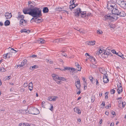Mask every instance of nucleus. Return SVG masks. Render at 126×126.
Segmentation results:
<instances>
[{
	"label": "nucleus",
	"mask_w": 126,
	"mask_h": 126,
	"mask_svg": "<svg viewBox=\"0 0 126 126\" xmlns=\"http://www.w3.org/2000/svg\"><path fill=\"white\" fill-rule=\"evenodd\" d=\"M77 68H78V69H78V71H81V68L80 67V65L79 64L77 66Z\"/></svg>",
	"instance_id": "nucleus-40"
},
{
	"label": "nucleus",
	"mask_w": 126,
	"mask_h": 126,
	"mask_svg": "<svg viewBox=\"0 0 126 126\" xmlns=\"http://www.w3.org/2000/svg\"><path fill=\"white\" fill-rule=\"evenodd\" d=\"M97 33L99 34H101L103 32L101 30H97Z\"/></svg>",
	"instance_id": "nucleus-39"
},
{
	"label": "nucleus",
	"mask_w": 126,
	"mask_h": 126,
	"mask_svg": "<svg viewBox=\"0 0 126 126\" xmlns=\"http://www.w3.org/2000/svg\"><path fill=\"white\" fill-rule=\"evenodd\" d=\"M95 100V98L94 97H92L91 98V101L92 102H94Z\"/></svg>",
	"instance_id": "nucleus-50"
},
{
	"label": "nucleus",
	"mask_w": 126,
	"mask_h": 126,
	"mask_svg": "<svg viewBox=\"0 0 126 126\" xmlns=\"http://www.w3.org/2000/svg\"><path fill=\"white\" fill-rule=\"evenodd\" d=\"M59 41H60L59 39H55V40L53 41V42L54 43H58L59 42Z\"/></svg>",
	"instance_id": "nucleus-37"
},
{
	"label": "nucleus",
	"mask_w": 126,
	"mask_h": 126,
	"mask_svg": "<svg viewBox=\"0 0 126 126\" xmlns=\"http://www.w3.org/2000/svg\"><path fill=\"white\" fill-rule=\"evenodd\" d=\"M37 66L36 65H34L33 66H31L30 69L32 70L34 69L36 67H37Z\"/></svg>",
	"instance_id": "nucleus-34"
},
{
	"label": "nucleus",
	"mask_w": 126,
	"mask_h": 126,
	"mask_svg": "<svg viewBox=\"0 0 126 126\" xmlns=\"http://www.w3.org/2000/svg\"><path fill=\"white\" fill-rule=\"evenodd\" d=\"M74 111L78 113L79 114H80L81 113V111L78 108H75L74 109Z\"/></svg>",
	"instance_id": "nucleus-19"
},
{
	"label": "nucleus",
	"mask_w": 126,
	"mask_h": 126,
	"mask_svg": "<svg viewBox=\"0 0 126 126\" xmlns=\"http://www.w3.org/2000/svg\"><path fill=\"white\" fill-rule=\"evenodd\" d=\"M105 105V102L104 101H103L102 104H101V107L102 108H103L104 107V106Z\"/></svg>",
	"instance_id": "nucleus-38"
},
{
	"label": "nucleus",
	"mask_w": 126,
	"mask_h": 126,
	"mask_svg": "<svg viewBox=\"0 0 126 126\" xmlns=\"http://www.w3.org/2000/svg\"><path fill=\"white\" fill-rule=\"evenodd\" d=\"M20 32L21 33H22L23 32H24L25 33H29L30 32V31L29 30H28L27 29H23L21 30Z\"/></svg>",
	"instance_id": "nucleus-22"
},
{
	"label": "nucleus",
	"mask_w": 126,
	"mask_h": 126,
	"mask_svg": "<svg viewBox=\"0 0 126 126\" xmlns=\"http://www.w3.org/2000/svg\"><path fill=\"white\" fill-rule=\"evenodd\" d=\"M86 16H92V15L91 13H88L86 14Z\"/></svg>",
	"instance_id": "nucleus-53"
},
{
	"label": "nucleus",
	"mask_w": 126,
	"mask_h": 126,
	"mask_svg": "<svg viewBox=\"0 0 126 126\" xmlns=\"http://www.w3.org/2000/svg\"><path fill=\"white\" fill-rule=\"evenodd\" d=\"M37 56L35 55H33L32 56H31L30 57H32L33 58H34Z\"/></svg>",
	"instance_id": "nucleus-59"
},
{
	"label": "nucleus",
	"mask_w": 126,
	"mask_h": 126,
	"mask_svg": "<svg viewBox=\"0 0 126 126\" xmlns=\"http://www.w3.org/2000/svg\"><path fill=\"white\" fill-rule=\"evenodd\" d=\"M115 4L114 3H112L111 1L108 2L107 6V8L110 10L112 9L113 8H114V6H115Z\"/></svg>",
	"instance_id": "nucleus-7"
},
{
	"label": "nucleus",
	"mask_w": 126,
	"mask_h": 126,
	"mask_svg": "<svg viewBox=\"0 0 126 126\" xmlns=\"http://www.w3.org/2000/svg\"><path fill=\"white\" fill-rule=\"evenodd\" d=\"M95 55H99L100 54L99 51H96L95 52Z\"/></svg>",
	"instance_id": "nucleus-41"
},
{
	"label": "nucleus",
	"mask_w": 126,
	"mask_h": 126,
	"mask_svg": "<svg viewBox=\"0 0 126 126\" xmlns=\"http://www.w3.org/2000/svg\"><path fill=\"white\" fill-rule=\"evenodd\" d=\"M47 100L49 101H52V96L51 97H49L47 98Z\"/></svg>",
	"instance_id": "nucleus-46"
},
{
	"label": "nucleus",
	"mask_w": 126,
	"mask_h": 126,
	"mask_svg": "<svg viewBox=\"0 0 126 126\" xmlns=\"http://www.w3.org/2000/svg\"><path fill=\"white\" fill-rule=\"evenodd\" d=\"M52 76L54 80L56 81V82L58 84H60L61 83V81L58 80L59 76L58 75L53 74L52 75Z\"/></svg>",
	"instance_id": "nucleus-9"
},
{
	"label": "nucleus",
	"mask_w": 126,
	"mask_h": 126,
	"mask_svg": "<svg viewBox=\"0 0 126 126\" xmlns=\"http://www.w3.org/2000/svg\"><path fill=\"white\" fill-rule=\"evenodd\" d=\"M43 11L44 13H47L48 11V9L47 7H44L43 8Z\"/></svg>",
	"instance_id": "nucleus-23"
},
{
	"label": "nucleus",
	"mask_w": 126,
	"mask_h": 126,
	"mask_svg": "<svg viewBox=\"0 0 126 126\" xmlns=\"http://www.w3.org/2000/svg\"><path fill=\"white\" fill-rule=\"evenodd\" d=\"M71 71H73L75 73L77 72H78V70H77L76 69L74 68H71Z\"/></svg>",
	"instance_id": "nucleus-33"
},
{
	"label": "nucleus",
	"mask_w": 126,
	"mask_h": 126,
	"mask_svg": "<svg viewBox=\"0 0 126 126\" xmlns=\"http://www.w3.org/2000/svg\"><path fill=\"white\" fill-rule=\"evenodd\" d=\"M20 25H22L23 26H25L27 24V22L23 19H22L20 21Z\"/></svg>",
	"instance_id": "nucleus-13"
},
{
	"label": "nucleus",
	"mask_w": 126,
	"mask_h": 126,
	"mask_svg": "<svg viewBox=\"0 0 126 126\" xmlns=\"http://www.w3.org/2000/svg\"><path fill=\"white\" fill-rule=\"evenodd\" d=\"M18 18H22V19H23L24 18V16L23 15H20V16H18Z\"/></svg>",
	"instance_id": "nucleus-43"
},
{
	"label": "nucleus",
	"mask_w": 126,
	"mask_h": 126,
	"mask_svg": "<svg viewBox=\"0 0 126 126\" xmlns=\"http://www.w3.org/2000/svg\"><path fill=\"white\" fill-rule=\"evenodd\" d=\"M6 77V79L7 80L10 79L11 78V77L9 76L7 77Z\"/></svg>",
	"instance_id": "nucleus-56"
},
{
	"label": "nucleus",
	"mask_w": 126,
	"mask_h": 126,
	"mask_svg": "<svg viewBox=\"0 0 126 126\" xmlns=\"http://www.w3.org/2000/svg\"><path fill=\"white\" fill-rule=\"evenodd\" d=\"M112 55V54L111 53V52L110 51L108 52L107 50L105 51L102 55V57L104 58H107L108 56H110Z\"/></svg>",
	"instance_id": "nucleus-8"
},
{
	"label": "nucleus",
	"mask_w": 126,
	"mask_h": 126,
	"mask_svg": "<svg viewBox=\"0 0 126 126\" xmlns=\"http://www.w3.org/2000/svg\"><path fill=\"white\" fill-rule=\"evenodd\" d=\"M11 50H13V51H15V52H14V53H16L17 52L16 51V50H14V49H13L12 48H11Z\"/></svg>",
	"instance_id": "nucleus-61"
},
{
	"label": "nucleus",
	"mask_w": 126,
	"mask_h": 126,
	"mask_svg": "<svg viewBox=\"0 0 126 126\" xmlns=\"http://www.w3.org/2000/svg\"><path fill=\"white\" fill-rule=\"evenodd\" d=\"M89 78L91 81L92 82L93 81V77L91 76H90L89 77Z\"/></svg>",
	"instance_id": "nucleus-44"
},
{
	"label": "nucleus",
	"mask_w": 126,
	"mask_h": 126,
	"mask_svg": "<svg viewBox=\"0 0 126 126\" xmlns=\"http://www.w3.org/2000/svg\"><path fill=\"white\" fill-rule=\"evenodd\" d=\"M62 55L66 57L67 56L66 54L63 52L62 53Z\"/></svg>",
	"instance_id": "nucleus-57"
},
{
	"label": "nucleus",
	"mask_w": 126,
	"mask_h": 126,
	"mask_svg": "<svg viewBox=\"0 0 126 126\" xmlns=\"http://www.w3.org/2000/svg\"><path fill=\"white\" fill-rule=\"evenodd\" d=\"M111 107V105L110 104H109L108 106H106L105 108L106 109H108L109 107Z\"/></svg>",
	"instance_id": "nucleus-51"
},
{
	"label": "nucleus",
	"mask_w": 126,
	"mask_h": 126,
	"mask_svg": "<svg viewBox=\"0 0 126 126\" xmlns=\"http://www.w3.org/2000/svg\"><path fill=\"white\" fill-rule=\"evenodd\" d=\"M120 9V8L116 7L113 8L112 9L110 10L111 11L112 14H113L117 16Z\"/></svg>",
	"instance_id": "nucleus-6"
},
{
	"label": "nucleus",
	"mask_w": 126,
	"mask_h": 126,
	"mask_svg": "<svg viewBox=\"0 0 126 126\" xmlns=\"http://www.w3.org/2000/svg\"><path fill=\"white\" fill-rule=\"evenodd\" d=\"M122 107H124L126 105V103L125 102H122Z\"/></svg>",
	"instance_id": "nucleus-49"
},
{
	"label": "nucleus",
	"mask_w": 126,
	"mask_h": 126,
	"mask_svg": "<svg viewBox=\"0 0 126 126\" xmlns=\"http://www.w3.org/2000/svg\"><path fill=\"white\" fill-rule=\"evenodd\" d=\"M111 114L113 115H116V113L115 112L113 111H112L111 112Z\"/></svg>",
	"instance_id": "nucleus-62"
},
{
	"label": "nucleus",
	"mask_w": 126,
	"mask_h": 126,
	"mask_svg": "<svg viewBox=\"0 0 126 126\" xmlns=\"http://www.w3.org/2000/svg\"><path fill=\"white\" fill-rule=\"evenodd\" d=\"M45 101H43L42 102V106L43 108H45V106L44 105V104L45 103Z\"/></svg>",
	"instance_id": "nucleus-55"
},
{
	"label": "nucleus",
	"mask_w": 126,
	"mask_h": 126,
	"mask_svg": "<svg viewBox=\"0 0 126 126\" xmlns=\"http://www.w3.org/2000/svg\"><path fill=\"white\" fill-rule=\"evenodd\" d=\"M103 82L105 83H106L108 82L109 81V80L107 76L106 75H105L103 76Z\"/></svg>",
	"instance_id": "nucleus-16"
},
{
	"label": "nucleus",
	"mask_w": 126,
	"mask_h": 126,
	"mask_svg": "<svg viewBox=\"0 0 126 126\" xmlns=\"http://www.w3.org/2000/svg\"><path fill=\"white\" fill-rule=\"evenodd\" d=\"M33 84L32 82H31L29 84V85L28 86L29 89L30 91L32 90Z\"/></svg>",
	"instance_id": "nucleus-21"
},
{
	"label": "nucleus",
	"mask_w": 126,
	"mask_h": 126,
	"mask_svg": "<svg viewBox=\"0 0 126 126\" xmlns=\"http://www.w3.org/2000/svg\"><path fill=\"white\" fill-rule=\"evenodd\" d=\"M99 70L100 72L102 74L106 75H105L107 73V72L105 70V69L104 68H99Z\"/></svg>",
	"instance_id": "nucleus-14"
},
{
	"label": "nucleus",
	"mask_w": 126,
	"mask_h": 126,
	"mask_svg": "<svg viewBox=\"0 0 126 126\" xmlns=\"http://www.w3.org/2000/svg\"><path fill=\"white\" fill-rule=\"evenodd\" d=\"M77 30L79 31L80 32H82V30L81 29H79V30Z\"/></svg>",
	"instance_id": "nucleus-60"
},
{
	"label": "nucleus",
	"mask_w": 126,
	"mask_h": 126,
	"mask_svg": "<svg viewBox=\"0 0 126 126\" xmlns=\"http://www.w3.org/2000/svg\"><path fill=\"white\" fill-rule=\"evenodd\" d=\"M96 85H99V84L97 79H96Z\"/></svg>",
	"instance_id": "nucleus-58"
},
{
	"label": "nucleus",
	"mask_w": 126,
	"mask_h": 126,
	"mask_svg": "<svg viewBox=\"0 0 126 126\" xmlns=\"http://www.w3.org/2000/svg\"><path fill=\"white\" fill-rule=\"evenodd\" d=\"M99 51L100 54H101V53L102 52V50L101 49L99 50Z\"/></svg>",
	"instance_id": "nucleus-64"
},
{
	"label": "nucleus",
	"mask_w": 126,
	"mask_h": 126,
	"mask_svg": "<svg viewBox=\"0 0 126 126\" xmlns=\"http://www.w3.org/2000/svg\"><path fill=\"white\" fill-rule=\"evenodd\" d=\"M122 101H119L118 102V106L119 107L121 108L122 107Z\"/></svg>",
	"instance_id": "nucleus-36"
},
{
	"label": "nucleus",
	"mask_w": 126,
	"mask_h": 126,
	"mask_svg": "<svg viewBox=\"0 0 126 126\" xmlns=\"http://www.w3.org/2000/svg\"><path fill=\"white\" fill-rule=\"evenodd\" d=\"M109 51H110V52H111L112 53H113L114 54H116V51L114 50H109Z\"/></svg>",
	"instance_id": "nucleus-42"
},
{
	"label": "nucleus",
	"mask_w": 126,
	"mask_h": 126,
	"mask_svg": "<svg viewBox=\"0 0 126 126\" xmlns=\"http://www.w3.org/2000/svg\"><path fill=\"white\" fill-rule=\"evenodd\" d=\"M12 53H7L4 55V56L5 57V59L6 58H9L10 57H12Z\"/></svg>",
	"instance_id": "nucleus-17"
},
{
	"label": "nucleus",
	"mask_w": 126,
	"mask_h": 126,
	"mask_svg": "<svg viewBox=\"0 0 126 126\" xmlns=\"http://www.w3.org/2000/svg\"><path fill=\"white\" fill-rule=\"evenodd\" d=\"M27 62V60H24L20 64L18 65L17 66L19 67H23L26 63Z\"/></svg>",
	"instance_id": "nucleus-15"
},
{
	"label": "nucleus",
	"mask_w": 126,
	"mask_h": 126,
	"mask_svg": "<svg viewBox=\"0 0 126 126\" xmlns=\"http://www.w3.org/2000/svg\"><path fill=\"white\" fill-rule=\"evenodd\" d=\"M38 41V43L41 44H44L46 42L42 38L39 39Z\"/></svg>",
	"instance_id": "nucleus-20"
},
{
	"label": "nucleus",
	"mask_w": 126,
	"mask_h": 126,
	"mask_svg": "<svg viewBox=\"0 0 126 126\" xmlns=\"http://www.w3.org/2000/svg\"><path fill=\"white\" fill-rule=\"evenodd\" d=\"M74 13L75 14V15L77 17L81 16V17L84 18L86 16V12L81 11L79 8H77L75 11Z\"/></svg>",
	"instance_id": "nucleus-2"
},
{
	"label": "nucleus",
	"mask_w": 126,
	"mask_h": 126,
	"mask_svg": "<svg viewBox=\"0 0 126 126\" xmlns=\"http://www.w3.org/2000/svg\"><path fill=\"white\" fill-rule=\"evenodd\" d=\"M59 80L63 81H66V79L63 77H59Z\"/></svg>",
	"instance_id": "nucleus-29"
},
{
	"label": "nucleus",
	"mask_w": 126,
	"mask_h": 126,
	"mask_svg": "<svg viewBox=\"0 0 126 126\" xmlns=\"http://www.w3.org/2000/svg\"><path fill=\"white\" fill-rule=\"evenodd\" d=\"M20 126H30L28 124H25L24 123H21L19 124Z\"/></svg>",
	"instance_id": "nucleus-26"
},
{
	"label": "nucleus",
	"mask_w": 126,
	"mask_h": 126,
	"mask_svg": "<svg viewBox=\"0 0 126 126\" xmlns=\"http://www.w3.org/2000/svg\"><path fill=\"white\" fill-rule=\"evenodd\" d=\"M117 3L122 8L126 9V2L124 0H116Z\"/></svg>",
	"instance_id": "nucleus-4"
},
{
	"label": "nucleus",
	"mask_w": 126,
	"mask_h": 126,
	"mask_svg": "<svg viewBox=\"0 0 126 126\" xmlns=\"http://www.w3.org/2000/svg\"><path fill=\"white\" fill-rule=\"evenodd\" d=\"M118 18V17L116 16H114L112 14H108L105 16L103 18V19L106 20H116Z\"/></svg>",
	"instance_id": "nucleus-3"
},
{
	"label": "nucleus",
	"mask_w": 126,
	"mask_h": 126,
	"mask_svg": "<svg viewBox=\"0 0 126 126\" xmlns=\"http://www.w3.org/2000/svg\"><path fill=\"white\" fill-rule=\"evenodd\" d=\"M10 23L9 21L8 20H6L5 22L4 25L6 26H8L9 25Z\"/></svg>",
	"instance_id": "nucleus-30"
},
{
	"label": "nucleus",
	"mask_w": 126,
	"mask_h": 126,
	"mask_svg": "<svg viewBox=\"0 0 126 126\" xmlns=\"http://www.w3.org/2000/svg\"><path fill=\"white\" fill-rule=\"evenodd\" d=\"M116 54L118 56H120L122 58H123V55L120 52H119V53H116Z\"/></svg>",
	"instance_id": "nucleus-31"
},
{
	"label": "nucleus",
	"mask_w": 126,
	"mask_h": 126,
	"mask_svg": "<svg viewBox=\"0 0 126 126\" xmlns=\"http://www.w3.org/2000/svg\"><path fill=\"white\" fill-rule=\"evenodd\" d=\"M50 106H51L50 108V109H49L51 111H52L53 110V106L51 104H50Z\"/></svg>",
	"instance_id": "nucleus-47"
},
{
	"label": "nucleus",
	"mask_w": 126,
	"mask_h": 126,
	"mask_svg": "<svg viewBox=\"0 0 126 126\" xmlns=\"http://www.w3.org/2000/svg\"><path fill=\"white\" fill-rule=\"evenodd\" d=\"M71 68L69 67H65L64 69H62L61 70L62 71H65L66 70H69L70 72H71Z\"/></svg>",
	"instance_id": "nucleus-27"
},
{
	"label": "nucleus",
	"mask_w": 126,
	"mask_h": 126,
	"mask_svg": "<svg viewBox=\"0 0 126 126\" xmlns=\"http://www.w3.org/2000/svg\"><path fill=\"white\" fill-rule=\"evenodd\" d=\"M90 66L91 68L94 69H95L97 68L96 65L94 64H93L92 65H91Z\"/></svg>",
	"instance_id": "nucleus-35"
},
{
	"label": "nucleus",
	"mask_w": 126,
	"mask_h": 126,
	"mask_svg": "<svg viewBox=\"0 0 126 126\" xmlns=\"http://www.w3.org/2000/svg\"><path fill=\"white\" fill-rule=\"evenodd\" d=\"M29 113L34 115H37L39 113L38 110L35 108H31L29 111Z\"/></svg>",
	"instance_id": "nucleus-5"
},
{
	"label": "nucleus",
	"mask_w": 126,
	"mask_h": 126,
	"mask_svg": "<svg viewBox=\"0 0 126 126\" xmlns=\"http://www.w3.org/2000/svg\"><path fill=\"white\" fill-rule=\"evenodd\" d=\"M115 92V90H114V89H112L110 91L111 93V94H114Z\"/></svg>",
	"instance_id": "nucleus-45"
},
{
	"label": "nucleus",
	"mask_w": 126,
	"mask_h": 126,
	"mask_svg": "<svg viewBox=\"0 0 126 126\" xmlns=\"http://www.w3.org/2000/svg\"><path fill=\"white\" fill-rule=\"evenodd\" d=\"M117 87L118 88L122 87L121 84L120 83H119V84L117 85Z\"/></svg>",
	"instance_id": "nucleus-48"
},
{
	"label": "nucleus",
	"mask_w": 126,
	"mask_h": 126,
	"mask_svg": "<svg viewBox=\"0 0 126 126\" xmlns=\"http://www.w3.org/2000/svg\"><path fill=\"white\" fill-rule=\"evenodd\" d=\"M52 101H55L58 98V97L56 96H52Z\"/></svg>",
	"instance_id": "nucleus-32"
},
{
	"label": "nucleus",
	"mask_w": 126,
	"mask_h": 126,
	"mask_svg": "<svg viewBox=\"0 0 126 126\" xmlns=\"http://www.w3.org/2000/svg\"><path fill=\"white\" fill-rule=\"evenodd\" d=\"M102 119H101L99 122V125L101 124L102 123Z\"/></svg>",
	"instance_id": "nucleus-63"
},
{
	"label": "nucleus",
	"mask_w": 126,
	"mask_h": 126,
	"mask_svg": "<svg viewBox=\"0 0 126 126\" xmlns=\"http://www.w3.org/2000/svg\"><path fill=\"white\" fill-rule=\"evenodd\" d=\"M77 5H76L75 4H72L70 5L69 8L70 10H71L76 7Z\"/></svg>",
	"instance_id": "nucleus-28"
},
{
	"label": "nucleus",
	"mask_w": 126,
	"mask_h": 126,
	"mask_svg": "<svg viewBox=\"0 0 126 126\" xmlns=\"http://www.w3.org/2000/svg\"><path fill=\"white\" fill-rule=\"evenodd\" d=\"M5 16L7 19H10L12 16L11 13H9L8 12L5 13Z\"/></svg>",
	"instance_id": "nucleus-12"
},
{
	"label": "nucleus",
	"mask_w": 126,
	"mask_h": 126,
	"mask_svg": "<svg viewBox=\"0 0 126 126\" xmlns=\"http://www.w3.org/2000/svg\"><path fill=\"white\" fill-rule=\"evenodd\" d=\"M85 78H84V77H83L82 78V80H83L84 81V83L86 84H87L86 81V80L85 81Z\"/></svg>",
	"instance_id": "nucleus-52"
},
{
	"label": "nucleus",
	"mask_w": 126,
	"mask_h": 126,
	"mask_svg": "<svg viewBox=\"0 0 126 126\" xmlns=\"http://www.w3.org/2000/svg\"><path fill=\"white\" fill-rule=\"evenodd\" d=\"M34 21L36 23H39L41 22V19L37 18H35L34 19Z\"/></svg>",
	"instance_id": "nucleus-24"
},
{
	"label": "nucleus",
	"mask_w": 126,
	"mask_h": 126,
	"mask_svg": "<svg viewBox=\"0 0 126 126\" xmlns=\"http://www.w3.org/2000/svg\"><path fill=\"white\" fill-rule=\"evenodd\" d=\"M23 12L24 14H28L33 17L31 20V22L34 19V18L38 17L42 15L41 10L37 7L25 9H23Z\"/></svg>",
	"instance_id": "nucleus-1"
},
{
	"label": "nucleus",
	"mask_w": 126,
	"mask_h": 126,
	"mask_svg": "<svg viewBox=\"0 0 126 126\" xmlns=\"http://www.w3.org/2000/svg\"><path fill=\"white\" fill-rule=\"evenodd\" d=\"M86 44L92 46L94 45L95 43V41H90L89 42H86Z\"/></svg>",
	"instance_id": "nucleus-18"
},
{
	"label": "nucleus",
	"mask_w": 126,
	"mask_h": 126,
	"mask_svg": "<svg viewBox=\"0 0 126 126\" xmlns=\"http://www.w3.org/2000/svg\"><path fill=\"white\" fill-rule=\"evenodd\" d=\"M87 84H84V90L86 89L87 88Z\"/></svg>",
	"instance_id": "nucleus-54"
},
{
	"label": "nucleus",
	"mask_w": 126,
	"mask_h": 126,
	"mask_svg": "<svg viewBox=\"0 0 126 126\" xmlns=\"http://www.w3.org/2000/svg\"><path fill=\"white\" fill-rule=\"evenodd\" d=\"M126 15V14L125 12L124 11H122L120 9L118 14L117 16L119 15L120 16L124 17Z\"/></svg>",
	"instance_id": "nucleus-10"
},
{
	"label": "nucleus",
	"mask_w": 126,
	"mask_h": 126,
	"mask_svg": "<svg viewBox=\"0 0 126 126\" xmlns=\"http://www.w3.org/2000/svg\"><path fill=\"white\" fill-rule=\"evenodd\" d=\"M75 85L78 89L79 90L80 87V80L78 79V80L75 82Z\"/></svg>",
	"instance_id": "nucleus-11"
},
{
	"label": "nucleus",
	"mask_w": 126,
	"mask_h": 126,
	"mask_svg": "<svg viewBox=\"0 0 126 126\" xmlns=\"http://www.w3.org/2000/svg\"><path fill=\"white\" fill-rule=\"evenodd\" d=\"M122 87L118 88L117 89V92L118 94H120L121 93L122 91Z\"/></svg>",
	"instance_id": "nucleus-25"
}]
</instances>
